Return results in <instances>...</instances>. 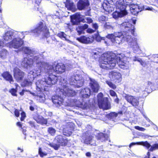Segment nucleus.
<instances>
[{"instance_id":"f257e3e1","label":"nucleus","mask_w":158,"mask_h":158,"mask_svg":"<svg viewBox=\"0 0 158 158\" xmlns=\"http://www.w3.org/2000/svg\"><path fill=\"white\" fill-rule=\"evenodd\" d=\"M118 27L122 30L123 32H114L108 34L106 38L110 39L114 44H120L125 41L127 43L128 46L132 49L134 52H136L140 50L137 43V39L132 37L131 35H134V26L128 21H125L118 25Z\"/></svg>"},{"instance_id":"f03ea898","label":"nucleus","mask_w":158,"mask_h":158,"mask_svg":"<svg viewBox=\"0 0 158 158\" xmlns=\"http://www.w3.org/2000/svg\"><path fill=\"white\" fill-rule=\"evenodd\" d=\"M130 53V52L127 53L126 56L123 53L116 55L112 52L104 53L102 56L100 66L103 69H110L114 68L117 64L121 68L127 69L131 66L130 62L131 59L134 61H138L142 64V61L140 59L136 57L132 58L130 55H127L128 54Z\"/></svg>"},{"instance_id":"7ed1b4c3","label":"nucleus","mask_w":158,"mask_h":158,"mask_svg":"<svg viewBox=\"0 0 158 158\" xmlns=\"http://www.w3.org/2000/svg\"><path fill=\"white\" fill-rule=\"evenodd\" d=\"M32 33L35 37L41 35L42 37H47L49 35V31L46 26H44L42 22H40L37 25V27L34 29L28 31L23 32V35L19 34L17 35L16 37H15L13 40L9 43L10 47L15 49H18L22 46L23 42L21 38L24 34L27 35L30 33Z\"/></svg>"},{"instance_id":"20e7f679","label":"nucleus","mask_w":158,"mask_h":158,"mask_svg":"<svg viewBox=\"0 0 158 158\" xmlns=\"http://www.w3.org/2000/svg\"><path fill=\"white\" fill-rule=\"evenodd\" d=\"M44 64L41 65L40 69L37 68L35 69L32 71H30L28 76L32 75L33 79L37 77L45 76V73H52L55 72L58 74H61L64 73L65 69V68L64 64L62 63L57 64L56 66L54 68L52 65L49 64L48 63L44 61Z\"/></svg>"},{"instance_id":"39448f33","label":"nucleus","mask_w":158,"mask_h":158,"mask_svg":"<svg viewBox=\"0 0 158 158\" xmlns=\"http://www.w3.org/2000/svg\"><path fill=\"white\" fill-rule=\"evenodd\" d=\"M52 73H47L46 75L44 80H39L35 82L36 89L38 93H42L43 90L48 91L47 85H52L55 84L57 81V77L54 75L52 74Z\"/></svg>"},{"instance_id":"423d86ee","label":"nucleus","mask_w":158,"mask_h":158,"mask_svg":"<svg viewBox=\"0 0 158 158\" xmlns=\"http://www.w3.org/2000/svg\"><path fill=\"white\" fill-rule=\"evenodd\" d=\"M25 54L34 57V61L35 62L36 66L40 69L41 65L44 64V61L42 60L43 58V55L40 54L35 50L31 48L27 47H24L20 48Z\"/></svg>"},{"instance_id":"0eeeda50","label":"nucleus","mask_w":158,"mask_h":158,"mask_svg":"<svg viewBox=\"0 0 158 158\" xmlns=\"http://www.w3.org/2000/svg\"><path fill=\"white\" fill-rule=\"evenodd\" d=\"M122 5L125 6L124 9L122 6L120 9H116L117 10L113 12L112 16L113 18L115 19H118V18H121L126 15L127 14V11L126 9L127 6H131L133 4L132 3V0H122Z\"/></svg>"},{"instance_id":"6e6552de","label":"nucleus","mask_w":158,"mask_h":158,"mask_svg":"<svg viewBox=\"0 0 158 158\" xmlns=\"http://www.w3.org/2000/svg\"><path fill=\"white\" fill-rule=\"evenodd\" d=\"M69 81L70 85L78 88L83 86L84 80L81 75L75 73L71 76Z\"/></svg>"},{"instance_id":"1a4fd4ad","label":"nucleus","mask_w":158,"mask_h":158,"mask_svg":"<svg viewBox=\"0 0 158 158\" xmlns=\"http://www.w3.org/2000/svg\"><path fill=\"white\" fill-rule=\"evenodd\" d=\"M97 97L98 104L100 108L104 110H108L110 108V104L108 98L103 97L102 93L98 94Z\"/></svg>"},{"instance_id":"9d476101","label":"nucleus","mask_w":158,"mask_h":158,"mask_svg":"<svg viewBox=\"0 0 158 158\" xmlns=\"http://www.w3.org/2000/svg\"><path fill=\"white\" fill-rule=\"evenodd\" d=\"M82 16L79 13H77L70 16L71 22L74 25L77 24L80 21L88 23H91L93 22L92 19L89 17H87L85 19L86 21H85V19H83Z\"/></svg>"},{"instance_id":"9b49d317","label":"nucleus","mask_w":158,"mask_h":158,"mask_svg":"<svg viewBox=\"0 0 158 158\" xmlns=\"http://www.w3.org/2000/svg\"><path fill=\"white\" fill-rule=\"evenodd\" d=\"M25 92H28L30 93L34 97V98L37 101L39 102H43L45 100V96L43 93L40 92L38 93L37 91L35 93H32L29 90L23 89L21 92L20 93L21 95H23Z\"/></svg>"},{"instance_id":"f8f14e48","label":"nucleus","mask_w":158,"mask_h":158,"mask_svg":"<svg viewBox=\"0 0 158 158\" xmlns=\"http://www.w3.org/2000/svg\"><path fill=\"white\" fill-rule=\"evenodd\" d=\"M60 92L61 93L62 96H73L75 95L76 92L73 89L69 88L68 86L64 87V88H59L57 89V92Z\"/></svg>"},{"instance_id":"ddd939ff","label":"nucleus","mask_w":158,"mask_h":158,"mask_svg":"<svg viewBox=\"0 0 158 158\" xmlns=\"http://www.w3.org/2000/svg\"><path fill=\"white\" fill-rule=\"evenodd\" d=\"M109 77L111 80L116 84L120 82L122 80V75L119 72L113 71L110 72L109 74Z\"/></svg>"},{"instance_id":"4468645a","label":"nucleus","mask_w":158,"mask_h":158,"mask_svg":"<svg viewBox=\"0 0 158 158\" xmlns=\"http://www.w3.org/2000/svg\"><path fill=\"white\" fill-rule=\"evenodd\" d=\"M59 94H60V96L59 95H56L53 96L52 97V101L54 105L57 107L60 106L63 104V97L62 96L61 93L59 91Z\"/></svg>"},{"instance_id":"2eb2a0df","label":"nucleus","mask_w":158,"mask_h":158,"mask_svg":"<svg viewBox=\"0 0 158 158\" xmlns=\"http://www.w3.org/2000/svg\"><path fill=\"white\" fill-rule=\"evenodd\" d=\"M124 97L128 102L131 104L133 106H138L139 104V99L138 98L131 95L125 94Z\"/></svg>"},{"instance_id":"dca6fc26","label":"nucleus","mask_w":158,"mask_h":158,"mask_svg":"<svg viewBox=\"0 0 158 158\" xmlns=\"http://www.w3.org/2000/svg\"><path fill=\"white\" fill-rule=\"evenodd\" d=\"M83 139L85 143L86 144L93 146L96 145L95 141L93 139V137L88 132L85 133V135L83 136Z\"/></svg>"},{"instance_id":"f3484780","label":"nucleus","mask_w":158,"mask_h":158,"mask_svg":"<svg viewBox=\"0 0 158 158\" xmlns=\"http://www.w3.org/2000/svg\"><path fill=\"white\" fill-rule=\"evenodd\" d=\"M19 34L23 35V32H17L16 31L13 32L12 31H9L6 32L3 36V39L6 41H8L11 40L14 37H16L17 35Z\"/></svg>"},{"instance_id":"a211bd4d","label":"nucleus","mask_w":158,"mask_h":158,"mask_svg":"<svg viewBox=\"0 0 158 158\" xmlns=\"http://www.w3.org/2000/svg\"><path fill=\"white\" fill-rule=\"evenodd\" d=\"M14 73V77L17 81H19L23 79L24 73L20 70L19 68H15L13 70Z\"/></svg>"},{"instance_id":"6ab92c4d","label":"nucleus","mask_w":158,"mask_h":158,"mask_svg":"<svg viewBox=\"0 0 158 158\" xmlns=\"http://www.w3.org/2000/svg\"><path fill=\"white\" fill-rule=\"evenodd\" d=\"M33 59L29 57L24 58L22 61L21 65L23 67L27 68L30 67L33 64L34 61V57H32Z\"/></svg>"},{"instance_id":"aec40b11","label":"nucleus","mask_w":158,"mask_h":158,"mask_svg":"<svg viewBox=\"0 0 158 158\" xmlns=\"http://www.w3.org/2000/svg\"><path fill=\"white\" fill-rule=\"evenodd\" d=\"M139 143L140 145H143L146 147L147 149H149L150 147V148L149 150L150 151H152L158 149V143H155L151 146V145L147 141L139 142Z\"/></svg>"},{"instance_id":"412c9836","label":"nucleus","mask_w":158,"mask_h":158,"mask_svg":"<svg viewBox=\"0 0 158 158\" xmlns=\"http://www.w3.org/2000/svg\"><path fill=\"white\" fill-rule=\"evenodd\" d=\"M77 40L81 43L84 44H89L92 43L94 38L92 37H87L85 36H81L77 38Z\"/></svg>"},{"instance_id":"4be33fe9","label":"nucleus","mask_w":158,"mask_h":158,"mask_svg":"<svg viewBox=\"0 0 158 158\" xmlns=\"http://www.w3.org/2000/svg\"><path fill=\"white\" fill-rule=\"evenodd\" d=\"M90 81L89 86L92 91L95 93L97 92L99 89V86L97 82L94 79L89 77Z\"/></svg>"},{"instance_id":"5701e85b","label":"nucleus","mask_w":158,"mask_h":158,"mask_svg":"<svg viewBox=\"0 0 158 158\" xmlns=\"http://www.w3.org/2000/svg\"><path fill=\"white\" fill-rule=\"evenodd\" d=\"M55 139L60 145L61 146H65L67 144L68 140L65 137H63L62 135H59L57 136Z\"/></svg>"},{"instance_id":"b1692460","label":"nucleus","mask_w":158,"mask_h":158,"mask_svg":"<svg viewBox=\"0 0 158 158\" xmlns=\"http://www.w3.org/2000/svg\"><path fill=\"white\" fill-rule=\"evenodd\" d=\"M141 6L133 4L130 7V10L132 14L134 15H136L139 12L142 10Z\"/></svg>"},{"instance_id":"393cba45","label":"nucleus","mask_w":158,"mask_h":158,"mask_svg":"<svg viewBox=\"0 0 158 158\" xmlns=\"http://www.w3.org/2000/svg\"><path fill=\"white\" fill-rule=\"evenodd\" d=\"M65 6L68 10L72 11V12H75L77 9L76 6L74 5L72 1L70 0H66L65 3Z\"/></svg>"},{"instance_id":"a878e982","label":"nucleus","mask_w":158,"mask_h":158,"mask_svg":"<svg viewBox=\"0 0 158 158\" xmlns=\"http://www.w3.org/2000/svg\"><path fill=\"white\" fill-rule=\"evenodd\" d=\"M37 123L42 125H46L47 123V119L44 118L42 116L38 115L35 116L33 117Z\"/></svg>"},{"instance_id":"bb28decb","label":"nucleus","mask_w":158,"mask_h":158,"mask_svg":"<svg viewBox=\"0 0 158 158\" xmlns=\"http://www.w3.org/2000/svg\"><path fill=\"white\" fill-rule=\"evenodd\" d=\"M88 0H80L77 4V8L79 10H82L89 5Z\"/></svg>"},{"instance_id":"cd10ccee","label":"nucleus","mask_w":158,"mask_h":158,"mask_svg":"<svg viewBox=\"0 0 158 158\" xmlns=\"http://www.w3.org/2000/svg\"><path fill=\"white\" fill-rule=\"evenodd\" d=\"M71 102H73V105H75L77 107L81 108H85L86 106L85 104V102L83 100V99L81 101L77 100H72Z\"/></svg>"},{"instance_id":"c85d7f7f","label":"nucleus","mask_w":158,"mask_h":158,"mask_svg":"<svg viewBox=\"0 0 158 158\" xmlns=\"http://www.w3.org/2000/svg\"><path fill=\"white\" fill-rule=\"evenodd\" d=\"M152 84V82L149 81L145 83L140 88L141 91L144 92L145 94H148L149 92V89Z\"/></svg>"},{"instance_id":"c756f323","label":"nucleus","mask_w":158,"mask_h":158,"mask_svg":"<svg viewBox=\"0 0 158 158\" xmlns=\"http://www.w3.org/2000/svg\"><path fill=\"white\" fill-rule=\"evenodd\" d=\"M88 25L86 24H85L83 25L78 26L76 28V30L78 34L80 35L85 33V30L88 28Z\"/></svg>"},{"instance_id":"7c9ffc66","label":"nucleus","mask_w":158,"mask_h":158,"mask_svg":"<svg viewBox=\"0 0 158 158\" xmlns=\"http://www.w3.org/2000/svg\"><path fill=\"white\" fill-rule=\"evenodd\" d=\"M102 6L105 10L108 12H111L114 10V8L112 5H110L107 1L104 2Z\"/></svg>"},{"instance_id":"2f4dec72","label":"nucleus","mask_w":158,"mask_h":158,"mask_svg":"<svg viewBox=\"0 0 158 158\" xmlns=\"http://www.w3.org/2000/svg\"><path fill=\"white\" fill-rule=\"evenodd\" d=\"M80 94L83 98H88L90 95V90L87 88L83 89L81 90Z\"/></svg>"},{"instance_id":"473e14b6","label":"nucleus","mask_w":158,"mask_h":158,"mask_svg":"<svg viewBox=\"0 0 158 158\" xmlns=\"http://www.w3.org/2000/svg\"><path fill=\"white\" fill-rule=\"evenodd\" d=\"M108 137L107 134L102 133H99L96 136L97 139L100 140L101 142L108 140Z\"/></svg>"},{"instance_id":"72a5a7b5","label":"nucleus","mask_w":158,"mask_h":158,"mask_svg":"<svg viewBox=\"0 0 158 158\" xmlns=\"http://www.w3.org/2000/svg\"><path fill=\"white\" fill-rule=\"evenodd\" d=\"M3 77L6 80L10 82V83L13 82V80L11 75L8 72H5L2 74Z\"/></svg>"},{"instance_id":"f704fd0d","label":"nucleus","mask_w":158,"mask_h":158,"mask_svg":"<svg viewBox=\"0 0 158 158\" xmlns=\"http://www.w3.org/2000/svg\"><path fill=\"white\" fill-rule=\"evenodd\" d=\"M113 1L115 3L116 9H120L121 6L123 7V9L124 8L125 6L122 5V0H113Z\"/></svg>"},{"instance_id":"c9c22d12","label":"nucleus","mask_w":158,"mask_h":158,"mask_svg":"<svg viewBox=\"0 0 158 158\" xmlns=\"http://www.w3.org/2000/svg\"><path fill=\"white\" fill-rule=\"evenodd\" d=\"M58 36L62 39H64L65 40L67 41L69 43H72V42L68 39V37L67 35L63 32H60L58 34Z\"/></svg>"},{"instance_id":"e433bc0d","label":"nucleus","mask_w":158,"mask_h":158,"mask_svg":"<svg viewBox=\"0 0 158 158\" xmlns=\"http://www.w3.org/2000/svg\"><path fill=\"white\" fill-rule=\"evenodd\" d=\"M8 54V52L5 49H3L0 51V56L2 59L6 58Z\"/></svg>"},{"instance_id":"4c0bfd02","label":"nucleus","mask_w":158,"mask_h":158,"mask_svg":"<svg viewBox=\"0 0 158 158\" xmlns=\"http://www.w3.org/2000/svg\"><path fill=\"white\" fill-rule=\"evenodd\" d=\"M66 78H62L61 79L60 82V85H61L60 88H64L65 87H68V84L67 83Z\"/></svg>"},{"instance_id":"58836bf2","label":"nucleus","mask_w":158,"mask_h":158,"mask_svg":"<svg viewBox=\"0 0 158 158\" xmlns=\"http://www.w3.org/2000/svg\"><path fill=\"white\" fill-rule=\"evenodd\" d=\"M32 82L30 81L25 80L22 83L21 85L23 87L29 86L31 85Z\"/></svg>"},{"instance_id":"ea45409f","label":"nucleus","mask_w":158,"mask_h":158,"mask_svg":"<svg viewBox=\"0 0 158 158\" xmlns=\"http://www.w3.org/2000/svg\"><path fill=\"white\" fill-rule=\"evenodd\" d=\"M142 10H148L155 12L156 11L152 7H149L147 6H141Z\"/></svg>"},{"instance_id":"a19ab883","label":"nucleus","mask_w":158,"mask_h":158,"mask_svg":"<svg viewBox=\"0 0 158 158\" xmlns=\"http://www.w3.org/2000/svg\"><path fill=\"white\" fill-rule=\"evenodd\" d=\"M117 114L115 112H112L108 114L107 115V117L108 118L111 119L116 117L117 116Z\"/></svg>"},{"instance_id":"79ce46f5","label":"nucleus","mask_w":158,"mask_h":158,"mask_svg":"<svg viewBox=\"0 0 158 158\" xmlns=\"http://www.w3.org/2000/svg\"><path fill=\"white\" fill-rule=\"evenodd\" d=\"M48 132L52 135H54L56 132L55 129L52 127H50L48 128Z\"/></svg>"},{"instance_id":"37998d69","label":"nucleus","mask_w":158,"mask_h":158,"mask_svg":"<svg viewBox=\"0 0 158 158\" xmlns=\"http://www.w3.org/2000/svg\"><path fill=\"white\" fill-rule=\"evenodd\" d=\"M104 27L106 29H114V27L112 26L110 23H106L104 25Z\"/></svg>"},{"instance_id":"c03bdc74","label":"nucleus","mask_w":158,"mask_h":158,"mask_svg":"<svg viewBox=\"0 0 158 158\" xmlns=\"http://www.w3.org/2000/svg\"><path fill=\"white\" fill-rule=\"evenodd\" d=\"M106 83L108 86L112 89H114L116 88V86L111 81H106Z\"/></svg>"},{"instance_id":"a18cd8bd","label":"nucleus","mask_w":158,"mask_h":158,"mask_svg":"<svg viewBox=\"0 0 158 158\" xmlns=\"http://www.w3.org/2000/svg\"><path fill=\"white\" fill-rule=\"evenodd\" d=\"M142 114L143 116L145 118L147 121L150 123L151 124L154 125L155 126V127H154V129H155L157 130V129H158L157 126L154 124L147 117H146L144 113H142Z\"/></svg>"},{"instance_id":"49530a36","label":"nucleus","mask_w":158,"mask_h":158,"mask_svg":"<svg viewBox=\"0 0 158 158\" xmlns=\"http://www.w3.org/2000/svg\"><path fill=\"white\" fill-rule=\"evenodd\" d=\"M49 145L51 147L53 148L55 150H57L59 148V144H55L54 143H50Z\"/></svg>"},{"instance_id":"de8ad7c7","label":"nucleus","mask_w":158,"mask_h":158,"mask_svg":"<svg viewBox=\"0 0 158 158\" xmlns=\"http://www.w3.org/2000/svg\"><path fill=\"white\" fill-rule=\"evenodd\" d=\"M39 153L40 156L41 157H43L44 156H45L47 154L46 153L43 152L41 148H39Z\"/></svg>"},{"instance_id":"09e8293b","label":"nucleus","mask_w":158,"mask_h":158,"mask_svg":"<svg viewBox=\"0 0 158 158\" xmlns=\"http://www.w3.org/2000/svg\"><path fill=\"white\" fill-rule=\"evenodd\" d=\"M95 39L96 41L100 42L103 40L102 38L98 34H97L95 35Z\"/></svg>"},{"instance_id":"8fccbe9b","label":"nucleus","mask_w":158,"mask_h":158,"mask_svg":"<svg viewBox=\"0 0 158 158\" xmlns=\"http://www.w3.org/2000/svg\"><path fill=\"white\" fill-rule=\"evenodd\" d=\"M63 134L67 136H70L72 134L71 131H68V132L66 131V129H64L63 130Z\"/></svg>"},{"instance_id":"3c124183","label":"nucleus","mask_w":158,"mask_h":158,"mask_svg":"<svg viewBox=\"0 0 158 158\" xmlns=\"http://www.w3.org/2000/svg\"><path fill=\"white\" fill-rule=\"evenodd\" d=\"M10 92L11 94L14 96H16L17 94H16V91L15 89H12L10 90Z\"/></svg>"},{"instance_id":"603ef678","label":"nucleus","mask_w":158,"mask_h":158,"mask_svg":"<svg viewBox=\"0 0 158 158\" xmlns=\"http://www.w3.org/2000/svg\"><path fill=\"white\" fill-rule=\"evenodd\" d=\"M21 118L20 120L21 121H23L26 117V114L24 112H22L21 114Z\"/></svg>"},{"instance_id":"864d4df0","label":"nucleus","mask_w":158,"mask_h":158,"mask_svg":"<svg viewBox=\"0 0 158 158\" xmlns=\"http://www.w3.org/2000/svg\"><path fill=\"white\" fill-rule=\"evenodd\" d=\"M134 128L135 129L141 131H144L145 130V129L144 128L142 127H140L138 126H135Z\"/></svg>"},{"instance_id":"5fc2aeb1","label":"nucleus","mask_w":158,"mask_h":158,"mask_svg":"<svg viewBox=\"0 0 158 158\" xmlns=\"http://www.w3.org/2000/svg\"><path fill=\"white\" fill-rule=\"evenodd\" d=\"M110 95L112 96H116L117 97V95L116 93L113 90H110Z\"/></svg>"},{"instance_id":"6e6d98bb","label":"nucleus","mask_w":158,"mask_h":158,"mask_svg":"<svg viewBox=\"0 0 158 158\" xmlns=\"http://www.w3.org/2000/svg\"><path fill=\"white\" fill-rule=\"evenodd\" d=\"M87 30H86L87 32L88 33H92L94 32L95 31V30L92 29L90 28H88L87 29Z\"/></svg>"},{"instance_id":"4d7b16f0","label":"nucleus","mask_w":158,"mask_h":158,"mask_svg":"<svg viewBox=\"0 0 158 158\" xmlns=\"http://www.w3.org/2000/svg\"><path fill=\"white\" fill-rule=\"evenodd\" d=\"M107 19V18L104 16H101L99 18V20L102 21H105Z\"/></svg>"},{"instance_id":"13d9d810","label":"nucleus","mask_w":158,"mask_h":158,"mask_svg":"<svg viewBox=\"0 0 158 158\" xmlns=\"http://www.w3.org/2000/svg\"><path fill=\"white\" fill-rule=\"evenodd\" d=\"M92 26L94 28L95 30H97L98 27V24L97 23H93L92 24Z\"/></svg>"},{"instance_id":"bf43d9fd","label":"nucleus","mask_w":158,"mask_h":158,"mask_svg":"<svg viewBox=\"0 0 158 158\" xmlns=\"http://www.w3.org/2000/svg\"><path fill=\"white\" fill-rule=\"evenodd\" d=\"M15 114L17 117H19V112L18 110L16 109L15 111Z\"/></svg>"},{"instance_id":"052dcab7","label":"nucleus","mask_w":158,"mask_h":158,"mask_svg":"<svg viewBox=\"0 0 158 158\" xmlns=\"http://www.w3.org/2000/svg\"><path fill=\"white\" fill-rule=\"evenodd\" d=\"M139 142H137L136 143H132L130 144L129 147L130 148H131L132 146L135 144L140 145V144H139Z\"/></svg>"},{"instance_id":"680f3d73","label":"nucleus","mask_w":158,"mask_h":158,"mask_svg":"<svg viewBox=\"0 0 158 158\" xmlns=\"http://www.w3.org/2000/svg\"><path fill=\"white\" fill-rule=\"evenodd\" d=\"M28 123L30 124V126L31 127H35V126L33 122H32L31 121H30Z\"/></svg>"},{"instance_id":"e2e57ef3","label":"nucleus","mask_w":158,"mask_h":158,"mask_svg":"<svg viewBox=\"0 0 158 158\" xmlns=\"http://www.w3.org/2000/svg\"><path fill=\"white\" fill-rule=\"evenodd\" d=\"M131 23H132L134 24H135L136 23V19H132L130 21Z\"/></svg>"},{"instance_id":"0e129e2a","label":"nucleus","mask_w":158,"mask_h":158,"mask_svg":"<svg viewBox=\"0 0 158 158\" xmlns=\"http://www.w3.org/2000/svg\"><path fill=\"white\" fill-rule=\"evenodd\" d=\"M4 42L2 41H0V47H3L4 46Z\"/></svg>"},{"instance_id":"69168bd1","label":"nucleus","mask_w":158,"mask_h":158,"mask_svg":"<svg viewBox=\"0 0 158 158\" xmlns=\"http://www.w3.org/2000/svg\"><path fill=\"white\" fill-rule=\"evenodd\" d=\"M17 125L19 126L20 127H22V124H21V123L19 122H18L17 123Z\"/></svg>"},{"instance_id":"338daca9","label":"nucleus","mask_w":158,"mask_h":158,"mask_svg":"<svg viewBox=\"0 0 158 158\" xmlns=\"http://www.w3.org/2000/svg\"><path fill=\"white\" fill-rule=\"evenodd\" d=\"M86 156L88 157H90L91 156V154L89 152H87L86 153Z\"/></svg>"},{"instance_id":"774afa93","label":"nucleus","mask_w":158,"mask_h":158,"mask_svg":"<svg viewBox=\"0 0 158 158\" xmlns=\"http://www.w3.org/2000/svg\"><path fill=\"white\" fill-rule=\"evenodd\" d=\"M30 109L31 111H34V108L33 106H31L30 107Z\"/></svg>"}]
</instances>
